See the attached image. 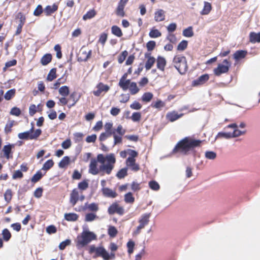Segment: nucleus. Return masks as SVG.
<instances>
[{
  "label": "nucleus",
  "instance_id": "obj_5",
  "mask_svg": "<svg viewBox=\"0 0 260 260\" xmlns=\"http://www.w3.org/2000/svg\"><path fill=\"white\" fill-rule=\"evenodd\" d=\"M95 252L96 256H101L104 260L113 259L115 258V254L113 253L109 254L106 249L102 247H95L94 245H91L89 248V253Z\"/></svg>",
  "mask_w": 260,
  "mask_h": 260
},
{
  "label": "nucleus",
  "instance_id": "obj_16",
  "mask_svg": "<svg viewBox=\"0 0 260 260\" xmlns=\"http://www.w3.org/2000/svg\"><path fill=\"white\" fill-rule=\"evenodd\" d=\"M91 53V50L87 51L84 48H82L79 54V59L81 61H86L90 57Z\"/></svg>",
  "mask_w": 260,
  "mask_h": 260
},
{
  "label": "nucleus",
  "instance_id": "obj_32",
  "mask_svg": "<svg viewBox=\"0 0 260 260\" xmlns=\"http://www.w3.org/2000/svg\"><path fill=\"white\" fill-rule=\"evenodd\" d=\"M70 162V157L68 156H64L62 158L61 161L58 164V167L60 168H64L67 165H69Z\"/></svg>",
  "mask_w": 260,
  "mask_h": 260
},
{
  "label": "nucleus",
  "instance_id": "obj_62",
  "mask_svg": "<svg viewBox=\"0 0 260 260\" xmlns=\"http://www.w3.org/2000/svg\"><path fill=\"white\" fill-rule=\"evenodd\" d=\"M152 106L155 108H160L165 106V103L161 100L157 101L155 103L153 104Z\"/></svg>",
  "mask_w": 260,
  "mask_h": 260
},
{
  "label": "nucleus",
  "instance_id": "obj_38",
  "mask_svg": "<svg viewBox=\"0 0 260 260\" xmlns=\"http://www.w3.org/2000/svg\"><path fill=\"white\" fill-rule=\"evenodd\" d=\"M216 153L212 151H207L205 152V156L206 158L213 160L216 157Z\"/></svg>",
  "mask_w": 260,
  "mask_h": 260
},
{
  "label": "nucleus",
  "instance_id": "obj_34",
  "mask_svg": "<svg viewBox=\"0 0 260 260\" xmlns=\"http://www.w3.org/2000/svg\"><path fill=\"white\" fill-rule=\"evenodd\" d=\"M114 132H106L103 133L101 134L99 137V140L101 142L105 141L108 138L113 135Z\"/></svg>",
  "mask_w": 260,
  "mask_h": 260
},
{
  "label": "nucleus",
  "instance_id": "obj_13",
  "mask_svg": "<svg viewBox=\"0 0 260 260\" xmlns=\"http://www.w3.org/2000/svg\"><path fill=\"white\" fill-rule=\"evenodd\" d=\"M136 160L134 158H127L126 160L127 167H129L132 171H137L139 170V165L136 164Z\"/></svg>",
  "mask_w": 260,
  "mask_h": 260
},
{
  "label": "nucleus",
  "instance_id": "obj_61",
  "mask_svg": "<svg viewBox=\"0 0 260 260\" xmlns=\"http://www.w3.org/2000/svg\"><path fill=\"white\" fill-rule=\"evenodd\" d=\"M17 61L15 59H13L8 61L5 64V67L3 68L4 71H6L7 68L16 65Z\"/></svg>",
  "mask_w": 260,
  "mask_h": 260
},
{
  "label": "nucleus",
  "instance_id": "obj_45",
  "mask_svg": "<svg viewBox=\"0 0 260 260\" xmlns=\"http://www.w3.org/2000/svg\"><path fill=\"white\" fill-rule=\"evenodd\" d=\"M96 13L94 10H91L88 11L86 14H85L83 17V19L84 20H86L87 19H91L94 17Z\"/></svg>",
  "mask_w": 260,
  "mask_h": 260
},
{
  "label": "nucleus",
  "instance_id": "obj_64",
  "mask_svg": "<svg viewBox=\"0 0 260 260\" xmlns=\"http://www.w3.org/2000/svg\"><path fill=\"white\" fill-rule=\"evenodd\" d=\"M117 231L114 226H110L108 229V234L111 237H115L117 234Z\"/></svg>",
  "mask_w": 260,
  "mask_h": 260
},
{
  "label": "nucleus",
  "instance_id": "obj_56",
  "mask_svg": "<svg viewBox=\"0 0 260 260\" xmlns=\"http://www.w3.org/2000/svg\"><path fill=\"white\" fill-rule=\"evenodd\" d=\"M187 46V41L183 40L178 45L177 49L178 50L183 51L184 50Z\"/></svg>",
  "mask_w": 260,
  "mask_h": 260
},
{
  "label": "nucleus",
  "instance_id": "obj_17",
  "mask_svg": "<svg viewBox=\"0 0 260 260\" xmlns=\"http://www.w3.org/2000/svg\"><path fill=\"white\" fill-rule=\"evenodd\" d=\"M14 147V145L9 144L4 146L3 151L4 153V156L9 159L12 157V149Z\"/></svg>",
  "mask_w": 260,
  "mask_h": 260
},
{
  "label": "nucleus",
  "instance_id": "obj_50",
  "mask_svg": "<svg viewBox=\"0 0 260 260\" xmlns=\"http://www.w3.org/2000/svg\"><path fill=\"white\" fill-rule=\"evenodd\" d=\"M127 171L126 168L121 169L117 172L116 176L119 179L123 178L127 175Z\"/></svg>",
  "mask_w": 260,
  "mask_h": 260
},
{
  "label": "nucleus",
  "instance_id": "obj_57",
  "mask_svg": "<svg viewBox=\"0 0 260 260\" xmlns=\"http://www.w3.org/2000/svg\"><path fill=\"white\" fill-rule=\"evenodd\" d=\"M71 241L69 239H67L65 241L61 242L59 245V248L60 250H63L67 246L70 245Z\"/></svg>",
  "mask_w": 260,
  "mask_h": 260
},
{
  "label": "nucleus",
  "instance_id": "obj_49",
  "mask_svg": "<svg viewBox=\"0 0 260 260\" xmlns=\"http://www.w3.org/2000/svg\"><path fill=\"white\" fill-rule=\"evenodd\" d=\"M15 89H11L8 90L4 95V98L6 100H10L15 95Z\"/></svg>",
  "mask_w": 260,
  "mask_h": 260
},
{
  "label": "nucleus",
  "instance_id": "obj_29",
  "mask_svg": "<svg viewBox=\"0 0 260 260\" xmlns=\"http://www.w3.org/2000/svg\"><path fill=\"white\" fill-rule=\"evenodd\" d=\"M246 52L243 50H239L236 51L234 54V58L236 60L242 59L245 57Z\"/></svg>",
  "mask_w": 260,
  "mask_h": 260
},
{
  "label": "nucleus",
  "instance_id": "obj_60",
  "mask_svg": "<svg viewBox=\"0 0 260 260\" xmlns=\"http://www.w3.org/2000/svg\"><path fill=\"white\" fill-rule=\"evenodd\" d=\"M42 131L40 129H36L34 133L30 134V139H37L38 137L41 134Z\"/></svg>",
  "mask_w": 260,
  "mask_h": 260
},
{
  "label": "nucleus",
  "instance_id": "obj_24",
  "mask_svg": "<svg viewBox=\"0 0 260 260\" xmlns=\"http://www.w3.org/2000/svg\"><path fill=\"white\" fill-rule=\"evenodd\" d=\"M204 4V8L200 13L202 15H208L212 9L211 4L207 2H205Z\"/></svg>",
  "mask_w": 260,
  "mask_h": 260
},
{
  "label": "nucleus",
  "instance_id": "obj_52",
  "mask_svg": "<svg viewBox=\"0 0 260 260\" xmlns=\"http://www.w3.org/2000/svg\"><path fill=\"white\" fill-rule=\"evenodd\" d=\"M245 132L244 131H240L236 128L235 129L233 133H231L232 138L237 137L241 135L245 134Z\"/></svg>",
  "mask_w": 260,
  "mask_h": 260
},
{
  "label": "nucleus",
  "instance_id": "obj_51",
  "mask_svg": "<svg viewBox=\"0 0 260 260\" xmlns=\"http://www.w3.org/2000/svg\"><path fill=\"white\" fill-rule=\"evenodd\" d=\"M135 198L131 192H128L124 196V201L127 203H132L134 202Z\"/></svg>",
  "mask_w": 260,
  "mask_h": 260
},
{
  "label": "nucleus",
  "instance_id": "obj_27",
  "mask_svg": "<svg viewBox=\"0 0 260 260\" xmlns=\"http://www.w3.org/2000/svg\"><path fill=\"white\" fill-rule=\"evenodd\" d=\"M250 41L253 43L260 42V33L251 32L250 34Z\"/></svg>",
  "mask_w": 260,
  "mask_h": 260
},
{
  "label": "nucleus",
  "instance_id": "obj_23",
  "mask_svg": "<svg viewBox=\"0 0 260 260\" xmlns=\"http://www.w3.org/2000/svg\"><path fill=\"white\" fill-rule=\"evenodd\" d=\"M58 9V6L54 4L52 6H47L44 9V12L46 15L49 16L55 12Z\"/></svg>",
  "mask_w": 260,
  "mask_h": 260
},
{
  "label": "nucleus",
  "instance_id": "obj_28",
  "mask_svg": "<svg viewBox=\"0 0 260 260\" xmlns=\"http://www.w3.org/2000/svg\"><path fill=\"white\" fill-rule=\"evenodd\" d=\"M78 216L77 214L73 213H66L64 218L66 220L70 221H74L77 220Z\"/></svg>",
  "mask_w": 260,
  "mask_h": 260
},
{
  "label": "nucleus",
  "instance_id": "obj_33",
  "mask_svg": "<svg viewBox=\"0 0 260 260\" xmlns=\"http://www.w3.org/2000/svg\"><path fill=\"white\" fill-rule=\"evenodd\" d=\"M56 69L55 68L52 69L47 77V80L49 81H52L55 79L56 78Z\"/></svg>",
  "mask_w": 260,
  "mask_h": 260
},
{
  "label": "nucleus",
  "instance_id": "obj_26",
  "mask_svg": "<svg viewBox=\"0 0 260 260\" xmlns=\"http://www.w3.org/2000/svg\"><path fill=\"white\" fill-rule=\"evenodd\" d=\"M34 132V127L32 126L31 129L24 133H19L18 135L20 139H30V134Z\"/></svg>",
  "mask_w": 260,
  "mask_h": 260
},
{
  "label": "nucleus",
  "instance_id": "obj_15",
  "mask_svg": "<svg viewBox=\"0 0 260 260\" xmlns=\"http://www.w3.org/2000/svg\"><path fill=\"white\" fill-rule=\"evenodd\" d=\"M209 78V77L208 74L203 75L192 82V85L196 86L202 85L207 82Z\"/></svg>",
  "mask_w": 260,
  "mask_h": 260
},
{
  "label": "nucleus",
  "instance_id": "obj_35",
  "mask_svg": "<svg viewBox=\"0 0 260 260\" xmlns=\"http://www.w3.org/2000/svg\"><path fill=\"white\" fill-rule=\"evenodd\" d=\"M111 31L113 34L118 37H120L122 36L121 29L117 26H113L111 28Z\"/></svg>",
  "mask_w": 260,
  "mask_h": 260
},
{
  "label": "nucleus",
  "instance_id": "obj_12",
  "mask_svg": "<svg viewBox=\"0 0 260 260\" xmlns=\"http://www.w3.org/2000/svg\"><path fill=\"white\" fill-rule=\"evenodd\" d=\"M97 90L93 91L94 95L99 96L102 92H107L109 89V87L107 85H105L102 83H100L96 85Z\"/></svg>",
  "mask_w": 260,
  "mask_h": 260
},
{
  "label": "nucleus",
  "instance_id": "obj_46",
  "mask_svg": "<svg viewBox=\"0 0 260 260\" xmlns=\"http://www.w3.org/2000/svg\"><path fill=\"white\" fill-rule=\"evenodd\" d=\"M113 132H115V133H116L119 136H123L124 134L125 133V130L123 128L122 125H119L117 128H113Z\"/></svg>",
  "mask_w": 260,
  "mask_h": 260
},
{
  "label": "nucleus",
  "instance_id": "obj_59",
  "mask_svg": "<svg viewBox=\"0 0 260 260\" xmlns=\"http://www.w3.org/2000/svg\"><path fill=\"white\" fill-rule=\"evenodd\" d=\"M141 117V115L139 112H135L133 114L131 119L134 122L140 121Z\"/></svg>",
  "mask_w": 260,
  "mask_h": 260
},
{
  "label": "nucleus",
  "instance_id": "obj_41",
  "mask_svg": "<svg viewBox=\"0 0 260 260\" xmlns=\"http://www.w3.org/2000/svg\"><path fill=\"white\" fill-rule=\"evenodd\" d=\"M183 35L186 37H191L193 36L192 27L189 26L183 31Z\"/></svg>",
  "mask_w": 260,
  "mask_h": 260
},
{
  "label": "nucleus",
  "instance_id": "obj_58",
  "mask_svg": "<svg viewBox=\"0 0 260 260\" xmlns=\"http://www.w3.org/2000/svg\"><path fill=\"white\" fill-rule=\"evenodd\" d=\"M10 113L12 115L18 116L21 114V111L20 109L17 107H13V108H12Z\"/></svg>",
  "mask_w": 260,
  "mask_h": 260
},
{
  "label": "nucleus",
  "instance_id": "obj_39",
  "mask_svg": "<svg viewBox=\"0 0 260 260\" xmlns=\"http://www.w3.org/2000/svg\"><path fill=\"white\" fill-rule=\"evenodd\" d=\"M2 235L4 240L6 241H8L11 237V234L7 229L3 230Z\"/></svg>",
  "mask_w": 260,
  "mask_h": 260
},
{
  "label": "nucleus",
  "instance_id": "obj_18",
  "mask_svg": "<svg viewBox=\"0 0 260 260\" xmlns=\"http://www.w3.org/2000/svg\"><path fill=\"white\" fill-rule=\"evenodd\" d=\"M127 74H124L119 82V86L123 90L127 89V84L129 83L130 80H126Z\"/></svg>",
  "mask_w": 260,
  "mask_h": 260
},
{
  "label": "nucleus",
  "instance_id": "obj_11",
  "mask_svg": "<svg viewBox=\"0 0 260 260\" xmlns=\"http://www.w3.org/2000/svg\"><path fill=\"white\" fill-rule=\"evenodd\" d=\"M128 0H120L116 9V13L118 16L123 17L125 15L124 8Z\"/></svg>",
  "mask_w": 260,
  "mask_h": 260
},
{
  "label": "nucleus",
  "instance_id": "obj_54",
  "mask_svg": "<svg viewBox=\"0 0 260 260\" xmlns=\"http://www.w3.org/2000/svg\"><path fill=\"white\" fill-rule=\"evenodd\" d=\"M114 138V145H117L118 144L121 143L122 142V136L118 135L115 132L113 134Z\"/></svg>",
  "mask_w": 260,
  "mask_h": 260
},
{
  "label": "nucleus",
  "instance_id": "obj_20",
  "mask_svg": "<svg viewBox=\"0 0 260 260\" xmlns=\"http://www.w3.org/2000/svg\"><path fill=\"white\" fill-rule=\"evenodd\" d=\"M128 88L129 89L131 93L133 95L136 94L140 90L139 88L137 86V83L134 82H131V81H129V83L127 84V89Z\"/></svg>",
  "mask_w": 260,
  "mask_h": 260
},
{
  "label": "nucleus",
  "instance_id": "obj_36",
  "mask_svg": "<svg viewBox=\"0 0 260 260\" xmlns=\"http://www.w3.org/2000/svg\"><path fill=\"white\" fill-rule=\"evenodd\" d=\"M85 206L90 211L96 212L99 210L98 204L94 203H92L90 204L86 203L85 204Z\"/></svg>",
  "mask_w": 260,
  "mask_h": 260
},
{
  "label": "nucleus",
  "instance_id": "obj_8",
  "mask_svg": "<svg viewBox=\"0 0 260 260\" xmlns=\"http://www.w3.org/2000/svg\"><path fill=\"white\" fill-rule=\"evenodd\" d=\"M109 214H113L115 213L119 215H122L124 213V209L122 207L119 206L117 204H113L108 208Z\"/></svg>",
  "mask_w": 260,
  "mask_h": 260
},
{
  "label": "nucleus",
  "instance_id": "obj_40",
  "mask_svg": "<svg viewBox=\"0 0 260 260\" xmlns=\"http://www.w3.org/2000/svg\"><path fill=\"white\" fill-rule=\"evenodd\" d=\"M149 36L151 38H156L161 36V32L156 29H152L149 32Z\"/></svg>",
  "mask_w": 260,
  "mask_h": 260
},
{
  "label": "nucleus",
  "instance_id": "obj_2",
  "mask_svg": "<svg viewBox=\"0 0 260 260\" xmlns=\"http://www.w3.org/2000/svg\"><path fill=\"white\" fill-rule=\"evenodd\" d=\"M201 143V141L185 138L177 144L173 149V152L179 151L186 154L191 148L199 146Z\"/></svg>",
  "mask_w": 260,
  "mask_h": 260
},
{
  "label": "nucleus",
  "instance_id": "obj_48",
  "mask_svg": "<svg viewBox=\"0 0 260 260\" xmlns=\"http://www.w3.org/2000/svg\"><path fill=\"white\" fill-rule=\"evenodd\" d=\"M54 162L52 159L48 160L43 165L42 170L47 171L53 167Z\"/></svg>",
  "mask_w": 260,
  "mask_h": 260
},
{
  "label": "nucleus",
  "instance_id": "obj_25",
  "mask_svg": "<svg viewBox=\"0 0 260 260\" xmlns=\"http://www.w3.org/2000/svg\"><path fill=\"white\" fill-rule=\"evenodd\" d=\"M166 64V61L164 57H158L157 59V67L161 71H164Z\"/></svg>",
  "mask_w": 260,
  "mask_h": 260
},
{
  "label": "nucleus",
  "instance_id": "obj_22",
  "mask_svg": "<svg viewBox=\"0 0 260 260\" xmlns=\"http://www.w3.org/2000/svg\"><path fill=\"white\" fill-rule=\"evenodd\" d=\"M102 191L103 194L106 197L114 198L117 196L115 191L107 187L103 188Z\"/></svg>",
  "mask_w": 260,
  "mask_h": 260
},
{
  "label": "nucleus",
  "instance_id": "obj_14",
  "mask_svg": "<svg viewBox=\"0 0 260 260\" xmlns=\"http://www.w3.org/2000/svg\"><path fill=\"white\" fill-rule=\"evenodd\" d=\"M166 12L162 9H158L154 13V20L156 22L162 21L165 19Z\"/></svg>",
  "mask_w": 260,
  "mask_h": 260
},
{
  "label": "nucleus",
  "instance_id": "obj_53",
  "mask_svg": "<svg viewBox=\"0 0 260 260\" xmlns=\"http://www.w3.org/2000/svg\"><path fill=\"white\" fill-rule=\"evenodd\" d=\"M14 123V121L11 120L9 121L8 123L6 124V126L5 127V132L6 134L9 133L11 131V128L13 127Z\"/></svg>",
  "mask_w": 260,
  "mask_h": 260
},
{
  "label": "nucleus",
  "instance_id": "obj_19",
  "mask_svg": "<svg viewBox=\"0 0 260 260\" xmlns=\"http://www.w3.org/2000/svg\"><path fill=\"white\" fill-rule=\"evenodd\" d=\"M183 114H178L176 112L173 111L168 113L167 115V118L171 122H173L183 116Z\"/></svg>",
  "mask_w": 260,
  "mask_h": 260
},
{
  "label": "nucleus",
  "instance_id": "obj_3",
  "mask_svg": "<svg viewBox=\"0 0 260 260\" xmlns=\"http://www.w3.org/2000/svg\"><path fill=\"white\" fill-rule=\"evenodd\" d=\"M96 239V235L88 230H84L81 235H78L76 239L77 247L78 248H82L91 241Z\"/></svg>",
  "mask_w": 260,
  "mask_h": 260
},
{
  "label": "nucleus",
  "instance_id": "obj_21",
  "mask_svg": "<svg viewBox=\"0 0 260 260\" xmlns=\"http://www.w3.org/2000/svg\"><path fill=\"white\" fill-rule=\"evenodd\" d=\"M79 200V193L78 190L76 189H74L73 190L72 193L70 196V203L72 204L73 206L75 205L76 203Z\"/></svg>",
  "mask_w": 260,
  "mask_h": 260
},
{
  "label": "nucleus",
  "instance_id": "obj_55",
  "mask_svg": "<svg viewBox=\"0 0 260 260\" xmlns=\"http://www.w3.org/2000/svg\"><path fill=\"white\" fill-rule=\"evenodd\" d=\"M150 188L154 190H157L159 189L158 183L155 181H150L149 183Z\"/></svg>",
  "mask_w": 260,
  "mask_h": 260
},
{
  "label": "nucleus",
  "instance_id": "obj_47",
  "mask_svg": "<svg viewBox=\"0 0 260 260\" xmlns=\"http://www.w3.org/2000/svg\"><path fill=\"white\" fill-rule=\"evenodd\" d=\"M43 176V174L41 171H38L31 179V181L33 183L38 182Z\"/></svg>",
  "mask_w": 260,
  "mask_h": 260
},
{
  "label": "nucleus",
  "instance_id": "obj_37",
  "mask_svg": "<svg viewBox=\"0 0 260 260\" xmlns=\"http://www.w3.org/2000/svg\"><path fill=\"white\" fill-rule=\"evenodd\" d=\"M153 96V94L151 92H145L142 96V100L145 102H149L152 100Z\"/></svg>",
  "mask_w": 260,
  "mask_h": 260
},
{
  "label": "nucleus",
  "instance_id": "obj_63",
  "mask_svg": "<svg viewBox=\"0 0 260 260\" xmlns=\"http://www.w3.org/2000/svg\"><path fill=\"white\" fill-rule=\"evenodd\" d=\"M156 45V43L153 41H149L146 44V47L148 51H152L154 49L155 46Z\"/></svg>",
  "mask_w": 260,
  "mask_h": 260
},
{
  "label": "nucleus",
  "instance_id": "obj_30",
  "mask_svg": "<svg viewBox=\"0 0 260 260\" xmlns=\"http://www.w3.org/2000/svg\"><path fill=\"white\" fill-rule=\"evenodd\" d=\"M58 92L62 96H67L69 94V88L67 86H61L59 88Z\"/></svg>",
  "mask_w": 260,
  "mask_h": 260
},
{
  "label": "nucleus",
  "instance_id": "obj_10",
  "mask_svg": "<svg viewBox=\"0 0 260 260\" xmlns=\"http://www.w3.org/2000/svg\"><path fill=\"white\" fill-rule=\"evenodd\" d=\"M145 57L147 59L145 67L146 70H149L155 62V58L151 55L149 52L145 53Z\"/></svg>",
  "mask_w": 260,
  "mask_h": 260
},
{
  "label": "nucleus",
  "instance_id": "obj_44",
  "mask_svg": "<svg viewBox=\"0 0 260 260\" xmlns=\"http://www.w3.org/2000/svg\"><path fill=\"white\" fill-rule=\"evenodd\" d=\"M12 197V192L10 189H7L4 193V199L7 203H9Z\"/></svg>",
  "mask_w": 260,
  "mask_h": 260
},
{
  "label": "nucleus",
  "instance_id": "obj_4",
  "mask_svg": "<svg viewBox=\"0 0 260 260\" xmlns=\"http://www.w3.org/2000/svg\"><path fill=\"white\" fill-rule=\"evenodd\" d=\"M173 63L174 67L180 74L183 75L187 71V61L184 56L181 55L175 56L173 59Z\"/></svg>",
  "mask_w": 260,
  "mask_h": 260
},
{
  "label": "nucleus",
  "instance_id": "obj_9",
  "mask_svg": "<svg viewBox=\"0 0 260 260\" xmlns=\"http://www.w3.org/2000/svg\"><path fill=\"white\" fill-rule=\"evenodd\" d=\"M98 161L95 159H91L89 166L88 172L92 175H97L100 172V167L98 168Z\"/></svg>",
  "mask_w": 260,
  "mask_h": 260
},
{
  "label": "nucleus",
  "instance_id": "obj_43",
  "mask_svg": "<svg viewBox=\"0 0 260 260\" xmlns=\"http://www.w3.org/2000/svg\"><path fill=\"white\" fill-rule=\"evenodd\" d=\"M98 218V217L96 216V214L92 213H90L87 214L85 215V220L87 222H91L94 220Z\"/></svg>",
  "mask_w": 260,
  "mask_h": 260
},
{
  "label": "nucleus",
  "instance_id": "obj_6",
  "mask_svg": "<svg viewBox=\"0 0 260 260\" xmlns=\"http://www.w3.org/2000/svg\"><path fill=\"white\" fill-rule=\"evenodd\" d=\"M150 216V213H145L140 216L138 220L139 224L133 232V236L138 235L141 233V230L149 223Z\"/></svg>",
  "mask_w": 260,
  "mask_h": 260
},
{
  "label": "nucleus",
  "instance_id": "obj_31",
  "mask_svg": "<svg viewBox=\"0 0 260 260\" xmlns=\"http://www.w3.org/2000/svg\"><path fill=\"white\" fill-rule=\"evenodd\" d=\"M51 55L50 54H46L42 57L41 62L43 65L45 66L48 64L51 61Z\"/></svg>",
  "mask_w": 260,
  "mask_h": 260
},
{
  "label": "nucleus",
  "instance_id": "obj_42",
  "mask_svg": "<svg viewBox=\"0 0 260 260\" xmlns=\"http://www.w3.org/2000/svg\"><path fill=\"white\" fill-rule=\"evenodd\" d=\"M216 138H225L226 139L232 138L231 133L219 132L218 133Z\"/></svg>",
  "mask_w": 260,
  "mask_h": 260
},
{
  "label": "nucleus",
  "instance_id": "obj_7",
  "mask_svg": "<svg viewBox=\"0 0 260 260\" xmlns=\"http://www.w3.org/2000/svg\"><path fill=\"white\" fill-rule=\"evenodd\" d=\"M223 63L218 64V67L214 69V73L216 76H220L221 74L228 72L229 68L231 65V63L227 59H224Z\"/></svg>",
  "mask_w": 260,
  "mask_h": 260
},
{
  "label": "nucleus",
  "instance_id": "obj_1",
  "mask_svg": "<svg viewBox=\"0 0 260 260\" xmlns=\"http://www.w3.org/2000/svg\"><path fill=\"white\" fill-rule=\"evenodd\" d=\"M97 161L101 164L100 166V170L101 172L110 174L114 168L116 162L115 155L110 153L104 156L103 154H100L97 156Z\"/></svg>",
  "mask_w": 260,
  "mask_h": 260
}]
</instances>
